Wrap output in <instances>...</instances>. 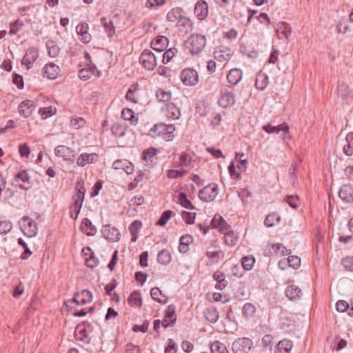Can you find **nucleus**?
<instances>
[{
	"label": "nucleus",
	"instance_id": "nucleus-31",
	"mask_svg": "<svg viewBox=\"0 0 353 353\" xmlns=\"http://www.w3.org/2000/svg\"><path fill=\"white\" fill-rule=\"evenodd\" d=\"M193 242V238L190 234L183 235L179 240V251L186 253L189 250V245Z\"/></svg>",
	"mask_w": 353,
	"mask_h": 353
},
{
	"label": "nucleus",
	"instance_id": "nucleus-29",
	"mask_svg": "<svg viewBox=\"0 0 353 353\" xmlns=\"http://www.w3.org/2000/svg\"><path fill=\"white\" fill-rule=\"evenodd\" d=\"M213 279L216 281L215 288L219 290H223L228 285V282L225 279V275L223 272H215L213 274Z\"/></svg>",
	"mask_w": 353,
	"mask_h": 353
},
{
	"label": "nucleus",
	"instance_id": "nucleus-58",
	"mask_svg": "<svg viewBox=\"0 0 353 353\" xmlns=\"http://www.w3.org/2000/svg\"><path fill=\"white\" fill-rule=\"evenodd\" d=\"M157 98L159 101H168L171 99V92L163 90H159L156 93Z\"/></svg>",
	"mask_w": 353,
	"mask_h": 353
},
{
	"label": "nucleus",
	"instance_id": "nucleus-21",
	"mask_svg": "<svg viewBox=\"0 0 353 353\" xmlns=\"http://www.w3.org/2000/svg\"><path fill=\"white\" fill-rule=\"evenodd\" d=\"M168 42L166 37L158 36L152 41L151 46L154 50L161 52L167 48Z\"/></svg>",
	"mask_w": 353,
	"mask_h": 353
},
{
	"label": "nucleus",
	"instance_id": "nucleus-26",
	"mask_svg": "<svg viewBox=\"0 0 353 353\" xmlns=\"http://www.w3.org/2000/svg\"><path fill=\"white\" fill-rule=\"evenodd\" d=\"M262 129L268 134H279L281 131L289 130L290 128L286 123L278 125H272L270 123H267L262 126Z\"/></svg>",
	"mask_w": 353,
	"mask_h": 353
},
{
	"label": "nucleus",
	"instance_id": "nucleus-13",
	"mask_svg": "<svg viewBox=\"0 0 353 353\" xmlns=\"http://www.w3.org/2000/svg\"><path fill=\"white\" fill-rule=\"evenodd\" d=\"M54 153L57 157L63 158L64 160L74 161V151L65 145H58L54 149Z\"/></svg>",
	"mask_w": 353,
	"mask_h": 353
},
{
	"label": "nucleus",
	"instance_id": "nucleus-36",
	"mask_svg": "<svg viewBox=\"0 0 353 353\" xmlns=\"http://www.w3.org/2000/svg\"><path fill=\"white\" fill-rule=\"evenodd\" d=\"M128 303L131 306L141 307L142 305V299L139 291H134L130 294L128 299Z\"/></svg>",
	"mask_w": 353,
	"mask_h": 353
},
{
	"label": "nucleus",
	"instance_id": "nucleus-12",
	"mask_svg": "<svg viewBox=\"0 0 353 353\" xmlns=\"http://www.w3.org/2000/svg\"><path fill=\"white\" fill-rule=\"evenodd\" d=\"M233 54L231 49L221 46L214 52V58L219 63L225 65Z\"/></svg>",
	"mask_w": 353,
	"mask_h": 353
},
{
	"label": "nucleus",
	"instance_id": "nucleus-45",
	"mask_svg": "<svg viewBox=\"0 0 353 353\" xmlns=\"http://www.w3.org/2000/svg\"><path fill=\"white\" fill-rule=\"evenodd\" d=\"M280 219V216L276 212L269 214L264 220V224L267 227H272L275 223L279 222Z\"/></svg>",
	"mask_w": 353,
	"mask_h": 353
},
{
	"label": "nucleus",
	"instance_id": "nucleus-42",
	"mask_svg": "<svg viewBox=\"0 0 353 353\" xmlns=\"http://www.w3.org/2000/svg\"><path fill=\"white\" fill-rule=\"evenodd\" d=\"M101 24L103 25L105 32L109 37H111L115 33V29L113 23L111 20H108L105 17L101 19Z\"/></svg>",
	"mask_w": 353,
	"mask_h": 353
},
{
	"label": "nucleus",
	"instance_id": "nucleus-39",
	"mask_svg": "<svg viewBox=\"0 0 353 353\" xmlns=\"http://www.w3.org/2000/svg\"><path fill=\"white\" fill-rule=\"evenodd\" d=\"M150 295L152 299L161 303H165L167 301V297L163 295L159 288H153L150 290Z\"/></svg>",
	"mask_w": 353,
	"mask_h": 353
},
{
	"label": "nucleus",
	"instance_id": "nucleus-57",
	"mask_svg": "<svg viewBox=\"0 0 353 353\" xmlns=\"http://www.w3.org/2000/svg\"><path fill=\"white\" fill-rule=\"evenodd\" d=\"M191 163V157L189 154L183 153L179 157V167L181 168H188Z\"/></svg>",
	"mask_w": 353,
	"mask_h": 353
},
{
	"label": "nucleus",
	"instance_id": "nucleus-35",
	"mask_svg": "<svg viewBox=\"0 0 353 353\" xmlns=\"http://www.w3.org/2000/svg\"><path fill=\"white\" fill-rule=\"evenodd\" d=\"M205 319L210 323H216L219 319V312L215 307L207 308L204 312Z\"/></svg>",
	"mask_w": 353,
	"mask_h": 353
},
{
	"label": "nucleus",
	"instance_id": "nucleus-56",
	"mask_svg": "<svg viewBox=\"0 0 353 353\" xmlns=\"http://www.w3.org/2000/svg\"><path fill=\"white\" fill-rule=\"evenodd\" d=\"M206 256L211 259L212 263H217L219 261V259L221 258H223L224 253L219 250V251H213V252H207Z\"/></svg>",
	"mask_w": 353,
	"mask_h": 353
},
{
	"label": "nucleus",
	"instance_id": "nucleus-61",
	"mask_svg": "<svg viewBox=\"0 0 353 353\" xmlns=\"http://www.w3.org/2000/svg\"><path fill=\"white\" fill-rule=\"evenodd\" d=\"M18 243L21 245L24 250V252L21 255V259L23 260L27 259L31 255L32 252L28 248L26 243L21 238L18 239Z\"/></svg>",
	"mask_w": 353,
	"mask_h": 353
},
{
	"label": "nucleus",
	"instance_id": "nucleus-7",
	"mask_svg": "<svg viewBox=\"0 0 353 353\" xmlns=\"http://www.w3.org/2000/svg\"><path fill=\"white\" fill-rule=\"evenodd\" d=\"M21 228L23 234L29 237L34 236L37 234V223L29 216L22 218Z\"/></svg>",
	"mask_w": 353,
	"mask_h": 353
},
{
	"label": "nucleus",
	"instance_id": "nucleus-43",
	"mask_svg": "<svg viewBox=\"0 0 353 353\" xmlns=\"http://www.w3.org/2000/svg\"><path fill=\"white\" fill-rule=\"evenodd\" d=\"M183 10L179 8H173L167 14V19L170 22L178 21L182 15Z\"/></svg>",
	"mask_w": 353,
	"mask_h": 353
},
{
	"label": "nucleus",
	"instance_id": "nucleus-9",
	"mask_svg": "<svg viewBox=\"0 0 353 353\" xmlns=\"http://www.w3.org/2000/svg\"><path fill=\"white\" fill-rule=\"evenodd\" d=\"M14 181L19 183L21 189L28 190L31 188L32 184L30 182V176L28 173V170L23 169L20 170L14 176Z\"/></svg>",
	"mask_w": 353,
	"mask_h": 353
},
{
	"label": "nucleus",
	"instance_id": "nucleus-52",
	"mask_svg": "<svg viewBox=\"0 0 353 353\" xmlns=\"http://www.w3.org/2000/svg\"><path fill=\"white\" fill-rule=\"evenodd\" d=\"M112 133L114 136L121 137L125 135V126L119 123H114L111 128Z\"/></svg>",
	"mask_w": 353,
	"mask_h": 353
},
{
	"label": "nucleus",
	"instance_id": "nucleus-22",
	"mask_svg": "<svg viewBox=\"0 0 353 353\" xmlns=\"http://www.w3.org/2000/svg\"><path fill=\"white\" fill-rule=\"evenodd\" d=\"M164 114L168 118L172 119H178L181 117L180 109L172 102L165 105Z\"/></svg>",
	"mask_w": 353,
	"mask_h": 353
},
{
	"label": "nucleus",
	"instance_id": "nucleus-6",
	"mask_svg": "<svg viewBox=\"0 0 353 353\" xmlns=\"http://www.w3.org/2000/svg\"><path fill=\"white\" fill-rule=\"evenodd\" d=\"M181 79L184 85L193 86L199 83V75L196 70L192 68H185L181 73Z\"/></svg>",
	"mask_w": 353,
	"mask_h": 353
},
{
	"label": "nucleus",
	"instance_id": "nucleus-11",
	"mask_svg": "<svg viewBox=\"0 0 353 353\" xmlns=\"http://www.w3.org/2000/svg\"><path fill=\"white\" fill-rule=\"evenodd\" d=\"M92 294L88 290H83L79 292L74 294L71 300H68L66 303H75L78 305H83L92 301Z\"/></svg>",
	"mask_w": 353,
	"mask_h": 353
},
{
	"label": "nucleus",
	"instance_id": "nucleus-33",
	"mask_svg": "<svg viewBox=\"0 0 353 353\" xmlns=\"http://www.w3.org/2000/svg\"><path fill=\"white\" fill-rule=\"evenodd\" d=\"M292 347V343L290 340L284 339L280 341L276 347V353H289Z\"/></svg>",
	"mask_w": 353,
	"mask_h": 353
},
{
	"label": "nucleus",
	"instance_id": "nucleus-2",
	"mask_svg": "<svg viewBox=\"0 0 353 353\" xmlns=\"http://www.w3.org/2000/svg\"><path fill=\"white\" fill-rule=\"evenodd\" d=\"M93 330V326L88 322H83L79 324L76 328V339L77 341H82L88 344L90 342V333Z\"/></svg>",
	"mask_w": 353,
	"mask_h": 353
},
{
	"label": "nucleus",
	"instance_id": "nucleus-18",
	"mask_svg": "<svg viewBox=\"0 0 353 353\" xmlns=\"http://www.w3.org/2000/svg\"><path fill=\"white\" fill-rule=\"evenodd\" d=\"M175 314V306L174 305H170L168 306L165 310V318L162 321V326L167 328L172 326L176 321V319H173Z\"/></svg>",
	"mask_w": 353,
	"mask_h": 353
},
{
	"label": "nucleus",
	"instance_id": "nucleus-20",
	"mask_svg": "<svg viewBox=\"0 0 353 353\" xmlns=\"http://www.w3.org/2000/svg\"><path fill=\"white\" fill-rule=\"evenodd\" d=\"M112 168L115 170H122L128 174L132 173L134 170L133 164L127 159H118L114 161Z\"/></svg>",
	"mask_w": 353,
	"mask_h": 353
},
{
	"label": "nucleus",
	"instance_id": "nucleus-64",
	"mask_svg": "<svg viewBox=\"0 0 353 353\" xmlns=\"http://www.w3.org/2000/svg\"><path fill=\"white\" fill-rule=\"evenodd\" d=\"M342 265L345 270L353 272V256L343 259Z\"/></svg>",
	"mask_w": 353,
	"mask_h": 353
},
{
	"label": "nucleus",
	"instance_id": "nucleus-59",
	"mask_svg": "<svg viewBox=\"0 0 353 353\" xmlns=\"http://www.w3.org/2000/svg\"><path fill=\"white\" fill-rule=\"evenodd\" d=\"M12 228V224L8 221H0V235L8 234Z\"/></svg>",
	"mask_w": 353,
	"mask_h": 353
},
{
	"label": "nucleus",
	"instance_id": "nucleus-34",
	"mask_svg": "<svg viewBox=\"0 0 353 353\" xmlns=\"http://www.w3.org/2000/svg\"><path fill=\"white\" fill-rule=\"evenodd\" d=\"M142 223L139 221H133L130 227L129 230L132 235L131 241L132 242H136L138 238V234L139 232L140 229L141 228Z\"/></svg>",
	"mask_w": 353,
	"mask_h": 353
},
{
	"label": "nucleus",
	"instance_id": "nucleus-50",
	"mask_svg": "<svg viewBox=\"0 0 353 353\" xmlns=\"http://www.w3.org/2000/svg\"><path fill=\"white\" fill-rule=\"evenodd\" d=\"M254 263L255 258L252 255L245 256L241 259V265L245 270H250Z\"/></svg>",
	"mask_w": 353,
	"mask_h": 353
},
{
	"label": "nucleus",
	"instance_id": "nucleus-10",
	"mask_svg": "<svg viewBox=\"0 0 353 353\" xmlns=\"http://www.w3.org/2000/svg\"><path fill=\"white\" fill-rule=\"evenodd\" d=\"M154 131H157L166 141L172 140L174 135L175 126L173 124L159 123L154 126Z\"/></svg>",
	"mask_w": 353,
	"mask_h": 353
},
{
	"label": "nucleus",
	"instance_id": "nucleus-41",
	"mask_svg": "<svg viewBox=\"0 0 353 353\" xmlns=\"http://www.w3.org/2000/svg\"><path fill=\"white\" fill-rule=\"evenodd\" d=\"M46 48L50 57H57L60 52V48L58 47L56 42L52 40H48L46 42Z\"/></svg>",
	"mask_w": 353,
	"mask_h": 353
},
{
	"label": "nucleus",
	"instance_id": "nucleus-30",
	"mask_svg": "<svg viewBox=\"0 0 353 353\" xmlns=\"http://www.w3.org/2000/svg\"><path fill=\"white\" fill-rule=\"evenodd\" d=\"M97 157L98 156L95 153H83L78 158L77 163L79 166L83 167L86 164V163L96 162L97 161Z\"/></svg>",
	"mask_w": 353,
	"mask_h": 353
},
{
	"label": "nucleus",
	"instance_id": "nucleus-54",
	"mask_svg": "<svg viewBox=\"0 0 353 353\" xmlns=\"http://www.w3.org/2000/svg\"><path fill=\"white\" fill-rule=\"evenodd\" d=\"M244 157L243 153H236L235 156V160L239 162L237 168L241 171H245L247 168L248 161L247 159H243Z\"/></svg>",
	"mask_w": 353,
	"mask_h": 353
},
{
	"label": "nucleus",
	"instance_id": "nucleus-40",
	"mask_svg": "<svg viewBox=\"0 0 353 353\" xmlns=\"http://www.w3.org/2000/svg\"><path fill=\"white\" fill-rule=\"evenodd\" d=\"M172 259L171 253L169 250L163 249L160 251L157 256V261L162 265H168Z\"/></svg>",
	"mask_w": 353,
	"mask_h": 353
},
{
	"label": "nucleus",
	"instance_id": "nucleus-5",
	"mask_svg": "<svg viewBox=\"0 0 353 353\" xmlns=\"http://www.w3.org/2000/svg\"><path fill=\"white\" fill-rule=\"evenodd\" d=\"M139 61L148 70H153L157 66V57L150 50H145L141 53Z\"/></svg>",
	"mask_w": 353,
	"mask_h": 353
},
{
	"label": "nucleus",
	"instance_id": "nucleus-49",
	"mask_svg": "<svg viewBox=\"0 0 353 353\" xmlns=\"http://www.w3.org/2000/svg\"><path fill=\"white\" fill-rule=\"evenodd\" d=\"M23 26V21H21L20 19H17L14 21L10 23L9 33L12 35H14L19 32Z\"/></svg>",
	"mask_w": 353,
	"mask_h": 353
},
{
	"label": "nucleus",
	"instance_id": "nucleus-37",
	"mask_svg": "<svg viewBox=\"0 0 353 353\" xmlns=\"http://www.w3.org/2000/svg\"><path fill=\"white\" fill-rule=\"evenodd\" d=\"M301 294L300 288L294 285H289L285 289V294L291 300L299 297Z\"/></svg>",
	"mask_w": 353,
	"mask_h": 353
},
{
	"label": "nucleus",
	"instance_id": "nucleus-17",
	"mask_svg": "<svg viewBox=\"0 0 353 353\" xmlns=\"http://www.w3.org/2000/svg\"><path fill=\"white\" fill-rule=\"evenodd\" d=\"M339 196L341 200L346 203H353V188L350 184L343 185L339 192Z\"/></svg>",
	"mask_w": 353,
	"mask_h": 353
},
{
	"label": "nucleus",
	"instance_id": "nucleus-3",
	"mask_svg": "<svg viewBox=\"0 0 353 353\" xmlns=\"http://www.w3.org/2000/svg\"><path fill=\"white\" fill-rule=\"evenodd\" d=\"M253 346L252 341L246 337L236 339L232 345L234 353H249Z\"/></svg>",
	"mask_w": 353,
	"mask_h": 353
},
{
	"label": "nucleus",
	"instance_id": "nucleus-23",
	"mask_svg": "<svg viewBox=\"0 0 353 353\" xmlns=\"http://www.w3.org/2000/svg\"><path fill=\"white\" fill-rule=\"evenodd\" d=\"M194 12L199 19H204L208 13L207 3L205 1H199L195 4Z\"/></svg>",
	"mask_w": 353,
	"mask_h": 353
},
{
	"label": "nucleus",
	"instance_id": "nucleus-51",
	"mask_svg": "<svg viewBox=\"0 0 353 353\" xmlns=\"http://www.w3.org/2000/svg\"><path fill=\"white\" fill-rule=\"evenodd\" d=\"M279 34H283V37L287 39L291 34V27L285 22H281L277 28Z\"/></svg>",
	"mask_w": 353,
	"mask_h": 353
},
{
	"label": "nucleus",
	"instance_id": "nucleus-4",
	"mask_svg": "<svg viewBox=\"0 0 353 353\" xmlns=\"http://www.w3.org/2000/svg\"><path fill=\"white\" fill-rule=\"evenodd\" d=\"M217 194L218 186L214 183L208 185L199 192V199L204 202H210L214 201Z\"/></svg>",
	"mask_w": 353,
	"mask_h": 353
},
{
	"label": "nucleus",
	"instance_id": "nucleus-38",
	"mask_svg": "<svg viewBox=\"0 0 353 353\" xmlns=\"http://www.w3.org/2000/svg\"><path fill=\"white\" fill-rule=\"evenodd\" d=\"M157 150L154 148H150L146 150H144L142 153V159L147 163H153L155 157L157 154Z\"/></svg>",
	"mask_w": 353,
	"mask_h": 353
},
{
	"label": "nucleus",
	"instance_id": "nucleus-55",
	"mask_svg": "<svg viewBox=\"0 0 353 353\" xmlns=\"http://www.w3.org/2000/svg\"><path fill=\"white\" fill-rule=\"evenodd\" d=\"M178 52L176 48H171L163 54L162 61L164 64H167Z\"/></svg>",
	"mask_w": 353,
	"mask_h": 353
},
{
	"label": "nucleus",
	"instance_id": "nucleus-24",
	"mask_svg": "<svg viewBox=\"0 0 353 353\" xmlns=\"http://www.w3.org/2000/svg\"><path fill=\"white\" fill-rule=\"evenodd\" d=\"M210 224L212 228H216L220 232H223L230 228V225L219 214H216L211 220Z\"/></svg>",
	"mask_w": 353,
	"mask_h": 353
},
{
	"label": "nucleus",
	"instance_id": "nucleus-62",
	"mask_svg": "<svg viewBox=\"0 0 353 353\" xmlns=\"http://www.w3.org/2000/svg\"><path fill=\"white\" fill-rule=\"evenodd\" d=\"M137 86V85H132L128 90L125 95V98L127 100L130 101L134 103H137L138 102V98L135 96V91Z\"/></svg>",
	"mask_w": 353,
	"mask_h": 353
},
{
	"label": "nucleus",
	"instance_id": "nucleus-53",
	"mask_svg": "<svg viewBox=\"0 0 353 353\" xmlns=\"http://www.w3.org/2000/svg\"><path fill=\"white\" fill-rule=\"evenodd\" d=\"M84 182L81 179H79L76 182L75 185V190L76 193L75 195L81 197V199H84L85 197V189L83 186Z\"/></svg>",
	"mask_w": 353,
	"mask_h": 353
},
{
	"label": "nucleus",
	"instance_id": "nucleus-47",
	"mask_svg": "<svg viewBox=\"0 0 353 353\" xmlns=\"http://www.w3.org/2000/svg\"><path fill=\"white\" fill-rule=\"evenodd\" d=\"M176 26L181 31L187 32L188 30L191 27L192 23L188 18L182 16L176 22Z\"/></svg>",
	"mask_w": 353,
	"mask_h": 353
},
{
	"label": "nucleus",
	"instance_id": "nucleus-63",
	"mask_svg": "<svg viewBox=\"0 0 353 353\" xmlns=\"http://www.w3.org/2000/svg\"><path fill=\"white\" fill-rule=\"evenodd\" d=\"M288 263L290 267L297 269L301 265V259L297 256H289L288 257Z\"/></svg>",
	"mask_w": 353,
	"mask_h": 353
},
{
	"label": "nucleus",
	"instance_id": "nucleus-60",
	"mask_svg": "<svg viewBox=\"0 0 353 353\" xmlns=\"http://www.w3.org/2000/svg\"><path fill=\"white\" fill-rule=\"evenodd\" d=\"M285 201L294 209L297 208L299 205V200L297 195H288L285 196Z\"/></svg>",
	"mask_w": 353,
	"mask_h": 353
},
{
	"label": "nucleus",
	"instance_id": "nucleus-14",
	"mask_svg": "<svg viewBox=\"0 0 353 353\" xmlns=\"http://www.w3.org/2000/svg\"><path fill=\"white\" fill-rule=\"evenodd\" d=\"M101 232L103 237L110 241L116 242L120 239L119 230L111 225H104Z\"/></svg>",
	"mask_w": 353,
	"mask_h": 353
},
{
	"label": "nucleus",
	"instance_id": "nucleus-19",
	"mask_svg": "<svg viewBox=\"0 0 353 353\" xmlns=\"http://www.w3.org/2000/svg\"><path fill=\"white\" fill-rule=\"evenodd\" d=\"M34 108L35 106L34 105V101L31 100H26L19 105L18 109L19 114L22 117H23L24 118H28L31 115Z\"/></svg>",
	"mask_w": 353,
	"mask_h": 353
},
{
	"label": "nucleus",
	"instance_id": "nucleus-28",
	"mask_svg": "<svg viewBox=\"0 0 353 353\" xmlns=\"http://www.w3.org/2000/svg\"><path fill=\"white\" fill-rule=\"evenodd\" d=\"M243 72L239 68L231 69L227 75V79L229 83L236 85L242 79Z\"/></svg>",
	"mask_w": 353,
	"mask_h": 353
},
{
	"label": "nucleus",
	"instance_id": "nucleus-15",
	"mask_svg": "<svg viewBox=\"0 0 353 353\" xmlns=\"http://www.w3.org/2000/svg\"><path fill=\"white\" fill-rule=\"evenodd\" d=\"M60 72L59 67L53 63H47L42 69L43 77L49 79H55Z\"/></svg>",
	"mask_w": 353,
	"mask_h": 353
},
{
	"label": "nucleus",
	"instance_id": "nucleus-1",
	"mask_svg": "<svg viewBox=\"0 0 353 353\" xmlns=\"http://www.w3.org/2000/svg\"><path fill=\"white\" fill-rule=\"evenodd\" d=\"M185 45L192 54H196L205 46V37L199 34H192L185 41Z\"/></svg>",
	"mask_w": 353,
	"mask_h": 353
},
{
	"label": "nucleus",
	"instance_id": "nucleus-44",
	"mask_svg": "<svg viewBox=\"0 0 353 353\" xmlns=\"http://www.w3.org/2000/svg\"><path fill=\"white\" fill-rule=\"evenodd\" d=\"M237 239L238 235L234 231H228L224 233V241L228 246H234Z\"/></svg>",
	"mask_w": 353,
	"mask_h": 353
},
{
	"label": "nucleus",
	"instance_id": "nucleus-32",
	"mask_svg": "<svg viewBox=\"0 0 353 353\" xmlns=\"http://www.w3.org/2000/svg\"><path fill=\"white\" fill-rule=\"evenodd\" d=\"M268 84V77L266 74L260 72L257 74L255 80V87L256 89L263 90Z\"/></svg>",
	"mask_w": 353,
	"mask_h": 353
},
{
	"label": "nucleus",
	"instance_id": "nucleus-25",
	"mask_svg": "<svg viewBox=\"0 0 353 353\" xmlns=\"http://www.w3.org/2000/svg\"><path fill=\"white\" fill-rule=\"evenodd\" d=\"M38 51L32 48L26 50L25 55L22 59V64L27 65V68H30V65L32 64L38 58Z\"/></svg>",
	"mask_w": 353,
	"mask_h": 353
},
{
	"label": "nucleus",
	"instance_id": "nucleus-27",
	"mask_svg": "<svg viewBox=\"0 0 353 353\" xmlns=\"http://www.w3.org/2000/svg\"><path fill=\"white\" fill-rule=\"evenodd\" d=\"M80 228L88 236H93L97 232L96 227L92 225L91 221L88 218H84L82 220Z\"/></svg>",
	"mask_w": 353,
	"mask_h": 353
},
{
	"label": "nucleus",
	"instance_id": "nucleus-46",
	"mask_svg": "<svg viewBox=\"0 0 353 353\" xmlns=\"http://www.w3.org/2000/svg\"><path fill=\"white\" fill-rule=\"evenodd\" d=\"M211 352L212 353H229L228 350L226 348V346L223 343H222L218 341H216L212 343Z\"/></svg>",
	"mask_w": 353,
	"mask_h": 353
},
{
	"label": "nucleus",
	"instance_id": "nucleus-16",
	"mask_svg": "<svg viewBox=\"0 0 353 353\" xmlns=\"http://www.w3.org/2000/svg\"><path fill=\"white\" fill-rule=\"evenodd\" d=\"M89 26L87 23H81L76 27L77 33L81 37L80 40L84 43H88L92 36L88 33Z\"/></svg>",
	"mask_w": 353,
	"mask_h": 353
},
{
	"label": "nucleus",
	"instance_id": "nucleus-8",
	"mask_svg": "<svg viewBox=\"0 0 353 353\" xmlns=\"http://www.w3.org/2000/svg\"><path fill=\"white\" fill-rule=\"evenodd\" d=\"M229 86H226L221 91V97L219 99V105L223 108H228L233 105L235 103L234 94L230 91Z\"/></svg>",
	"mask_w": 353,
	"mask_h": 353
},
{
	"label": "nucleus",
	"instance_id": "nucleus-48",
	"mask_svg": "<svg viewBox=\"0 0 353 353\" xmlns=\"http://www.w3.org/2000/svg\"><path fill=\"white\" fill-rule=\"evenodd\" d=\"M178 201L180 204L186 209L194 210L195 208L190 201L188 199L186 194L184 192L179 193Z\"/></svg>",
	"mask_w": 353,
	"mask_h": 353
}]
</instances>
